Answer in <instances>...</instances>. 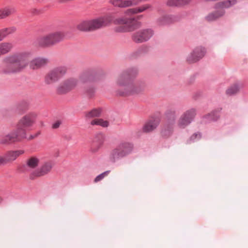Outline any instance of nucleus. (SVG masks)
Segmentation results:
<instances>
[{
    "mask_svg": "<svg viewBox=\"0 0 248 248\" xmlns=\"http://www.w3.org/2000/svg\"><path fill=\"white\" fill-rule=\"evenodd\" d=\"M142 17V16H139L136 18H115L114 15L110 14L92 20L83 21L77 25V29L82 31H92L109 26L113 23L117 25L114 28L115 32H129L140 27L141 23L138 20Z\"/></svg>",
    "mask_w": 248,
    "mask_h": 248,
    "instance_id": "nucleus-1",
    "label": "nucleus"
},
{
    "mask_svg": "<svg viewBox=\"0 0 248 248\" xmlns=\"http://www.w3.org/2000/svg\"><path fill=\"white\" fill-rule=\"evenodd\" d=\"M37 114L35 113H30L23 116L18 122L16 129L13 131L0 140L2 144H10L19 142L26 138V132L30 130L36 121Z\"/></svg>",
    "mask_w": 248,
    "mask_h": 248,
    "instance_id": "nucleus-2",
    "label": "nucleus"
},
{
    "mask_svg": "<svg viewBox=\"0 0 248 248\" xmlns=\"http://www.w3.org/2000/svg\"><path fill=\"white\" fill-rule=\"evenodd\" d=\"M137 74V70L132 68L124 71L118 77L117 84L120 89L117 91V94L126 96L138 94L143 90V87L139 86L133 82V78Z\"/></svg>",
    "mask_w": 248,
    "mask_h": 248,
    "instance_id": "nucleus-3",
    "label": "nucleus"
},
{
    "mask_svg": "<svg viewBox=\"0 0 248 248\" xmlns=\"http://www.w3.org/2000/svg\"><path fill=\"white\" fill-rule=\"evenodd\" d=\"M29 56V53L23 52L6 57L1 72L8 75L21 72L27 66Z\"/></svg>",
    "mask_w": 248,
    "mask_h": 248,
    "instance_id": "nucleus-4",
    "label": "nucleus"
},
{
    "mask_svg": "<svg viewBox=\"0 0 248 248\" xmlns=\"http://www.w3.org/2000/svg\"><path fill=\"white\" fill-rule=\"evenodd\" d=\"M65 36V33L62 31L52 32L39 38L38 44L43 47H52L62 42Z\"/></svg>",
    "mask_w": 248,
    "mask_h": 248,
    "instance_id": "nucleus-5",
    "label": "nucleus"
},
{
    "mask_svg": "<svg viewBox=\"0 0 248 248\" xmlns=\"http://www.w3.org/2000/svg\"><path fill=\"white\" fill-rule=\"evenodd\" d=\"M133 145L129 142H122L113 149L109 155V159L112 162H115L120 158H123L133 150Z\"/></svg>",
    "mask_w": 248,
    "mask_h": 248,
    "instance_id": "nucleus-6",
    "label": "nucleus"
},
{
    "mask_svg": "<svg viewBox=\"0 0 248 248\" xmlns=\"http://www.w3.org/2000/svg\"><path fill=\"white\" fill-rule=\"evenodd\" d=\"M67 68L65 66L56 67L50 70L45 76V82L49 85L56 82L66 73Z\"/></svg>",
    "mask_w": 248,
    "mask_h": 248,
    "instance_id": "nucleus-7",
    "label": "nucleus"
},
{
    "mask_svg": "<svg viewBox=\"0 0 248 248\" xmlns=\"http://www.w3.org/2000/svg\"><path fill=\"white\" fill-rule=\"evenodd\" d=\"M77 79L71 78L64 80L57 88L58 94H63L67 93L73 90L78 85Z\"/></svg>",
    "mask_w": 248,
    "mask_h": 248,
    "instance_id": "nucleus-8",
    "label": "nucleus"
},
{
    "mask_svg": "<svg viewBox=\"0 0 248 248\" xmlns=\"http://www.w3.org/2000/svg\"><path fill=\"white\" fill-rule=\"evenodd\" d=\"M153 34V31L151 29L140 30L132 34V39L136 43H141L148 40Z\"/></svg>",
    "mask_w": 248,
    "mask_h": 248,
    "instance_id": "nucleus-9",
    "label": "nucleus"
},
{
    "mask_svg": "<svg viewBox=\"0 0 248 248\" xmlns=\"http://www.w3.org/2000/svg\"><path fill=\"white\" fill-rule=\"evenodd\" d=\"M196 115L195 109L192 108L186 111L180 117L178 121V126L182 128L188 125L194 119Z\"/></svg>",
    "mask_w": 248,
    "mask_h": 248,
    "instance_id": "nucleus-10",
    "label": "nucleus"
},
{
    "mask_svg": "<svg viewBox=\"0 0 248 248\" xmlns=\"http://www.w3.org/2000/svg\"><path fill=\"white\" fill-rule=\"evenodd\" d=\"M166 117L169 124L165 126L161 132L162 136L165 138L169 136L172 132V126L170 124H172L175 121V112L173 110L168 111L166 113Z\"/></svg>",
    "mask_w": 248,
    "mask_h": 248,
    "instance_id": "nucleus-11",
    "label": "nucleus"
},
{
    "mask_svg": "<svg viewBox=\"0 0 248 248\" xmlns=\"http://www.w3.org/2000/svg\"><path fill=\"white\" fill-rule=\"evenodd\" d=\"M206 53L205 48L202 46L197 47L187 58L188 63H193L199 61L204 57Z\"/></svg>",
    "mask_w": 248,
    "mask_h": 248,
    "instance_id": "nucleus-12",
    "label": "nucleus"
},
{
    "mask_svg": "<svg viewBox=\"0 0 248 248\" xmlns=\"http://www.w3.org/2000/svg\"><path fill=\"white\" fill-rule=\"evenodd\" d=\"M53 166L51 162H47L45 163L41 167L35 171H34L31 175V178L33 177H40L44 176L50 171Z\"/></svg>",
    "mask_w": 248,
    "mask_h": 248,
    "instance_id": "nucleus-13",
    "label": "nucleus"
},
{
    "mask_svg": "<svg viewBox=\"0 0 248 248\" xmlns=\"http://www.w3.org/2000/svg\"><path fill=\"white\" fill-rule=\"evenodd\" d=\"M23 153V150L9 151L3 156L0 157V163L4 164L8 162L15 160L18 156Z\"/></svg>",
    "mask_w": 248,
    "mask_h": 248,
    "instance_id": "nucleus-14",
    "label": "nucleus"
},
{
    "mask_svg": "<svg viewBox=\"0 0 248 248\" xmlns=\"http://www.w3.org/2000/svg\"><path fill=\"white\" fill-rule=\"evenodd\" d=\"M80 81L82 83H92L96 81L94 73L91 70L83 72L79 77Z\"/></svg>",
    "mask_w": 248,
    "mask_h": 248,
    "instance_id": "nucleus-15",
    "label": "nucleus"
},
{
    "mask_svg": "<svg viewBox=\"0 0 248 248\" xmlns=\"http://www.w3.org/2000/svg\"><path fill=\"white\" fill-rule=\"evenodd\" d=\"M105 140L103 134L99 133L95 135L91 145L93 152H95L102 146Z\"/></svg>",
    "mask_w": 248,
    "mask_h": 248,
    "instance_id": "nucleus-16",
    "label": "nucleus"
},
{
    "mask_svg": "<svg viewBox=\"0 0 248 248\" xmlns=\"http://www.w3.org/2000/svg\"><path fill=\"white\" fill-rule=\"evenodd\" d=\"M48 63V60L45 58H37L32 60L30 67L32 69H37L45 66Z\"/></svg>",
    "mask_w": 248,
    "mask_h": 248,
    "instance_id": "nucleus-17",
    "label": "nucleus"
},
{
    "mask_svg": "<svg viewBox=\"0 0 248 248\" xmlns=\"http://www.w3.org/2000/svg\"><path fill=\"white\" fill-rule=\"evenodd\" d=\"M109 3L116 7L125 8L132 5H136L134 0H110Z\"/></svg>",
    "mask_w": 248,
    "mask_h": 248,
    "instance_id": "nucleus-18",
    "label": "nucleus"
},
{
    "mask_svg": "<svg viewBox=\"0 0 248 248\" xmlns=\"http://www.w3.org/2000/svg\"><path fill=\"white\" fill-rule=\"evenodd\" d=\"M160 122L158 118L152 119L147 122L143 127V131L145 132H151L155 129Z\"/></svg>",
    "mask_w": 248,
    "mask_h": 248,
    "instance_id": "nucleus-19",
    "label": "nucleus"
},
{
    "mask_svg": "<svg viewBox=\"0 0 248 248\" xmlns=\"http://www.w3.org/2000/svg\"><path fill=\"white\" fill-rule=\"evenodd\" d=\"M152 8V6L150 4H144L140 7L129 8L126 10L125 14L127 15H132L134 14L141 13L145 10Z\"/></svg>",
    "mask_w": 248,
    "mask_h": 248,
    "instance_id": "nucleus-20",
    "label": "nucleus"
},
{
    "mask_svg": "<svg viewBox=\"0 0 248 248\" xmlns=\"http://www.w3.org/2000/svg\"><path fill=\"white\" fill-rule=\"evenodd\" d=\"M237 2V0H226L216 3L215 4L214 8L215 9H221L229 8L235 5Z\"/></svg>",
    "mask_w": 248,
    "mask_h": 248,
    "instance_id": "nucleus-21",
    "label": "nucleus"
},
{
    "mask_svg": "<svg viewBox=\"0 0 248 248\" xmlns=\"http://www.w3.org/2000/svg\"><path fill=\"white\" fill-rule=\"evenodd\" d=\"M16 12L14 7L6 6L0 9V19L6 18L14 14Z\"/></svg>",
    "mask_w": 248,
    "mask_h": 248,
    "instance_id": "nucleus-22",
    "label": "nucleus"
},
{
    "mask_svg": "<svg viewBox=\"0 0 248 248\" xmlns=\"http://www.w3.org/2000/svg\"><path fill=\"white\" fill-rule=\"evenodd\" d=\"M225 13L224 10H217L208 14L205 19L208 21H212L223 16Z\"/></svg>",
    "mask_w": 248,
    "mask_h": 248,
    "instance_id": "nucleus-23",
    "label": "nucleus"
},
{
    "mask_svg": "<svg viewBox=\"0 0 248 248\" xmlns=\"http://www.w3.org/2000/svg\"><path fill=\"white\" fill-rule=\"evenodd\" d=\"M16 30V28L15 27H11L0 30V42L2 41L9 34L14 33Z\"/></svg>",
    "mask_w": 248,
    "mask_h": 248,
    "instance_id": "nucleus-24",
    "label": "nucleus"
},
{
    "mask_svg": "<svg viewBox=\"0 0 248 248\" xmlns=\"http://www.w3.org/2000/svg\"><path fill=\"white\" fill-rule=\"evenodd\" d=\"M191 0H169L167 4L169 6H182L189 3Z\"/></svg>",
    "mask_w": 248,
    "mask_h": 248,
    "instance_id": "nucleus-25",
    "label": "nucleus"
},
{
    "mask_svg": "<svg viewBox=\"0 0 248 248\" xmlns=\"http://www.w3.org/2000/svg\"><path fill=\"white\" fill-rule=\"evenodd\" d=\"M13 45L10 43L4 42L0 44V56L6 54L10 51Z\"/></svg>",
    "mask_w": 248,
    "mask_h": 248,
    "instance_id": "nucleus-26",
    "label": "nucleus"
},
{
    "mask_svg": "<svg viewBox=\"0 0 248 248\" xmlns=\"http://www.w3.org/2000/svg\"><path fill=\"white\" fill-rule=\"evenodd\" d=\"M102 112V109L100 108H94L85 114V117L87 119H90L94 117H99L100 116Z\"/></svg>",
    "mask_w": 248,
    "mask_h": 248,
    "instance_id": "nucleus-27",
    "label": "nucleus"
},
{
    "mask_svg": "<svg viewBox=\"0 0 248 248\" xmlns=\"http://www.w3.org/2000/svg\"><path fill=\"white\" fill-rule=\"evenodd\" d=\"M95 88L91 85H87L84 87V93L88 97L91 98L95 94Z\"/></svg>",
    "mask_w": 248,
    "mask_h": 248,
    "instance_id": "nucleus-28",
    "label": "nucleus"
},
{
    "mask_svg": "<svg viewBox=\"0 0 248 248\" xmlns=\"http://www.w3.org/2000/svg\"><path fill=\"white\" fill-rule=\"evenodd\" d=\"M90 124L92 125H99L104 128L108 127L109 124L108 121L102 119H94L91 122Z\"/></svg>",
    "mask_w": 248,
    "mask_h": 248,
    "instance_id": "nucleus-29",
    "label": "nucleus"
},
{
    "mask_svg": "<svg viewBox=\"0 0 248 248\" xmlns=\"http://www.w3.org/2000/svg\"><path fill=\"white\" fill-rule=\"evenodd\" d=\"M219 117V116L217 111H213L211 113L205 116L203 118L206 119L205 122L216 121Z\"/></svg>",
    "mask_w": 248,
    "mask_h": 248,
    "instance_id": "nucleus-30",
    "label": "nucleus"
},
{
    "mask_svg": "<svg viewBox=\"0 0 248 248\" xmlns=\"http://www.w3.org/2000/svg\"><path fill=\"white\" fill-rule=\"evenodd\" d=\"M39 164V159L36 157H32L27 162V166L31 168L36 167Z\"/></svg>",
    "mask_w": 248,
    "mask_h": 248,
    "instance_id": "nucleus-31",
    "label": "nucleus"
},
{
    "mask_svg": "<svg viewBox=\"0 0 248 248\" xmlns=\"http://www.w3.org/2000/svg\"><path fill=\"white\" fill-rule=\"evenodd\" d=\"M239 90L238 85L236 84L231 86L226 91V94L229 95H232L236 93Z\"/></svg>",
    "mask_w": 248,
    "mask_h": 248,
    "instance_id": "nucleus-32",
    "label": "nucleus"
},
{
    "mask_svg": "<svg viewBox=\"0 0 248 248\" xmlns=\"http://www.w3.org/2000/svg\"><path fill=\"white\" fill-rule=\"evenodd\" d=\"M110 172V170H107V171H106L103 173H102L101 174L98 175V176H97L94 180V182L95 183H97L98 182H99L101 180H102L105 176H107L108 174Z\"/></svg>",
    "mask_w": 248,
    "mask_h": 248,
    "instance_id": "nucleus-33",
    "label": "nucleus"
},
{
    "mask_svg": "<svg viewBox=\"0 0 248 248\" xmlns=\"http://www.w3.org/2000/svg\"><path fill=\"white\" fill-rule=\"evenodd\" d=\"M171 17L169 16H165L160 19L159 22L160 25H165L171 22Z\"/></svg>",
    "mask_w": 248,
    "mask_h": 248,
    "instance_id": "nucleus-34",
    "label": "nucleus"
},
{
    "mask_svg": "<svg viewBox=\"0 0 248 248\" xmlns=\"http://www.w3.org/2000/svg\"><path fill=\"white\" fill-rule=\"evenodd\" d=\"M201 138V134L200 132L195 133L190 138L189 140L191 141H194L196 140H199Z\"/></svg>",
    "mask_w": 248,
    "mask_h": 248,
    "instance_id": "nucleus-35",
    "label": "nucleus"
},
{
    "mask_svg": "<svg viewBox=\"0 0 248 248\" xmlns=\"http://www.w3.org/2000/svg\"><path fill=\"white\" fill-rule=\"evenodd\" d=\"M31 13L33 15H38L42 13V11L36 8H32L31 9Z\"/></svg>",
    "mask_w": 248,
    "mask_h": 248,
    "instance_id": "nucleus-36",
    "label": "nucleus"
},
{
    "mask_svg": "<svg viewBox=\"0 0 248 248\" xmlns=\"http://www.w3.org/2000/svg\"><path fill=\"white\" fill-rule=\"evenodd\" d=\"M60 124H61V122L59 121H57L53 124L52 128L54 129H56L60 126Z\"/></svg>",
    "mask_w": 248,
    "mask_h": 248,
    "instance_id": "nucleus-37",
    "label": "nucleus"
},
{
    "mask_svg": "<svg viewBox=\"0 0 248 248\" xmlns=\"http://www.w3.org/2000/svg\"><path fill=\"white\" fill-rule=\"evenodd\" d=\"M40 132H38L36 134H34V135H31L28 140H31L36 137H37L39 135H40Z\"/></svg>",
    "mask_w": 248,
    "mask_h": 248,
    "instance_id": "nucleus-38",
    "label": "nucleus"
},
{
    "mask_svg": "<svg viewBox=\"0 0 248 248\" xmlns=\"http://www.w3.org/2000/svg\"><path fill=\"white\" fill-rule=\"evenodd\" d=\"M69 1H71V0H59V2L62 3L66 2Z\"/></svg>",
    "mask_w": 248,
    "mask_h": 248,
    "instance_id": "nucleus-39",
    "label": "nucleus"
},
{
    "mask_svg": "<svg viewBox=\"0 0 248 248\" xmlns=\"http://www.w3.org/2000/svg\"><path fill=\"white\" fill-rule=\"evenodd\" d=\"M2 198L0 197V203L2 202Z\"/></svg>",
    "mask_w": 248,
    "mask_h": 248,
    "instance_id": "nucleus-40",
    "label": "nucleus"
}]
</instances>
